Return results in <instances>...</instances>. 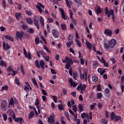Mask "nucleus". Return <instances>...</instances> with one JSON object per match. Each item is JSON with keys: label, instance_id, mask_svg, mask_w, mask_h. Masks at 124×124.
Here are the masks:
<instances>
[{"label": "nucleus", "instance_id": "obj_1", "mask_svg": "<svg viewBox=\"0 0 124 124\" xmlns=\"http://www.w3.org/2000/svg\"><path fill=\"white\" fill-rule=\"evenodd\" d=\"M66 60L67 62L66 64L65 65V68H66V69H69L71 66V64H73V61L71 58H68L67 56L66 57Z\"/></svg>", "mask_w": 124, "mask_h": 124}, {"label": "nucleus", "instance_id": "obj_2", "mask_svg": "<svg viewBox=\"0 0 124 124\" xmlns=\"http://www.w3.org/2000/svg\"><path fill=\"white\" fill-rule=\"evenodd\" d=\"M108 44L109 45L110 48H114L116 46V44H117V41L114 39H112L108 41Z\"/></svg>", "mask_w": 124, "mask_h": 124}, {"label": "nucleus", "instance_id": "obj_3", "mask_svg": "<svg viewBox=\"0 0 124 124\" xmlns=\"http://www.w3.org/2000/svg\"><path fill=\"white\" fill-rule=\"evenodd\" d=\"M36 7L37 8L39 12H40V13H42V9H44L45 7L42 4V3L38 2H37V5H36Z\"/></svg>", "mask_w": 124, "mask_h": 124}, {"label": "nucleus", "instance_id": "obj_4", "mask_svg": "<svg viewBox=\"0 0 124 124\" xmlns=\"http://www.w3.org/2000/svg\"><path fill=\"white\" fill-rule=\"evenodd\" d=\"M47 120L50 124H55V115L54 114H52L48 117H47Z\"/></svg>", "mask_w": 124, "mask_h": 124}, {"label": "nucleus", "instance_id": "obj_5", "mask_svg": "<svg viewBox=\"0 0 124 124\" xmlns=\"http://www.w3.org/2000/svg\"><path fill=\"white\" fill-rule=\"evenodd\" d=\"M8 104L7 101L4 100L1 102V108L2 110L6 111V106Z\"/></svg>", "mask_w": 124, "mask_h": 124}, {"label": "nucleus", "instance_id": "obj_6", "mask_svg": "<svg viewBox=\"0 0 124 124\" xmlns=\"http://www.w3.org/2000/svg\"><path fill=\"white\" fill-rule=\"evenodd\" d=\"M51 33H52V35L55 37V38H58L59 36L60 35V32L56 29H53L51 31Z\"/></svg>", "mask_w": 124, "mask_h": 124}, {"label": "nucleus", "instance_id": "obj_7", "mask_svg": "<svg viewBox=\"0 0 124 124\" xmlns=\"http://www.w3.org/2000/svg\"><path fill=\"white\" fill-rule=\"evenodd\" d=\"M112 33H113V32L109 29H106L104 32V34H105L106 36H109V37L112 36Z\"/></svg>", "mask_w": 124, "mask_h": 124}, {"label": "nucleus", "instance_id": "obj_8", "mask_svg": "<svg viewBox=\"0 0 124 124\" xmlns=\"http://www.w3.org/2000/svg\"><path fill=\"white\" fill-rule=\"evenodd\" d=\"M69 82L70 86H73V88H76V87H77V85H78V84H76L75 82L73 81V79L71 78H69Z\"/></svg>", "mask_w": 124, "mask_h": 124}, {"label": "nucleus", "instance_id": "obj_9", "mask_svg": "<svg viewBox=\"0 0 124 124\" xmlns=\"http://www.w3.org/2000/svg\"><path fill=\"white\" fill-rule=\"evenodd\" d=\"M25 35V33H24L23 31H21V33L19 32H17L16 34V37H18L20 40H22V38H23V37Z\"/></svg>", "mask_w": 124, "mask_h": 124}, {"label": "nucleus", "instance_id": "obj_10", "mask_svg": "<svg viewBox=\"0 0 124 124\" xmlns=\"http://www.w3.org/2000/svg\"><path fill=\"white\" fill-rule=\"evenodd\" d=\"M60 11L61 13L62 19L63 20H67V17L65 16V15L64 14V10H63V9L61 8L60 9Z\"/></svg>", "mask_w": 124, "mask_h": 124}, {"label": "nucleus", "instance_id": "obj_11", "mask_svg": "<svg viewBox=\"0 0 124 124\" xmlns=\"http://www.w3.org/2000/svg\"><path fill=\"white\" fill-rule=\"evenodd\" d=\"M33 24L35 27H36L37 30H39V25H38V18L36 17H34L33 19Z\"/></svg>", "mask_w": 124, "mask_h": 124}, {"label": "nucleus", "instance_id": "obj_12", "mask_svg": "<svg viewBox=\"0 0 124 124\" xmlns=\"http://www.w3.org/2000/svg\"><path fill=\"white\" fill-rule=\"evenodd\" d=\"M15 123H19L20 124L24 123V119L22 117H17L15 119Z\"/></svg>", "mask_w": 124, "mask_h": 124}, {"label": "nucleus", "instance_id": "obj_13", "mask_svg": "<svg viewBox=\"0 0 124 124\" xmlns=\"http://www.w3.org/2000/svg\"><path fill=\"white\" fill-rule=\"evenodd\" d=\"M39 65L40 67H41L42 69L43 70H44L45 69V62H44V61L43 60H41L39 62Z\"/></svg>", "mask_w": 124, "mask_h": 124}, {"label": "nucleus", "instance_id": "obj_14", "mask_svg": "<svg viewBox=\"0 0 124 124\" xmlns=\"http://www.w3.org/2000/svg\"><path fill=\"white\" fill-rule=\"evenodd\" d=\"M97 8L95 10V11L97 14H100L102 13V9L100 8L99 5L96 6Z\"/></svg>", "mask_w": 124, "mask_h": 124}, {"label": "nucleus", "instance_id": "obj_15", "mask_svg": "<svg viewBox=\"0 0 124 124\" xmlns=\"http://www.w3.org/2000/svg\"><path fill=\"white\" fill-rule=\"evenodd\" d=\"M36 53L38 58H40V55H42L43 56H44L45 55V52H44V51L41 49L37 51Z\"/></svg>", "mask_w": 124, "mask_h": 124}, {"label": "nucleus", "instance_id": "obj_16", "mask_svg": "<svg viewBox=\"0 0 124 124\" xmlns=\"http://www.w3.org/2000/svg\"><path fill=\"white\" fill-rule=\"evenodd\" d=\"M3 47L4 49V50H8V49H10V46H9L8 43H6V44H5V42H3Z\"/></svg>", "mask_w": 124, "mask_h": 124}, {"label": "nucleus", "instance_id": "obj_17", "mask_svg": "<svg viewBox=\"0 0 124 124\" xmlns=\"http://www.w3.org/2000/svg\"><path fill=\"white\" fill-rule=\"evenodd\" d=\"M5 38L6 39H7L8 40H9L10 41H12V42H13V41H14L13 37H12V36H11V35H6L5 36Z\"/></svg>", "mask_w": 124, "mask_h": 124}, {"label": "nucleus", "instance_id": "obj_18", "mask_svg": "<svg viewBox=\"0 0 124 124\" xmlns=\"http://www.w3.org/2000/svg\"><path fill=\"white\" fill-rule=\"evenodd\" d=\"M98 72L100 74V75H103L104 73L106 72V70H103L102 68H99L98 69Z\"/></svg>", "mask_w": 124, "mask_h": 124}, {"label": "nucleus", "instance_id": "obj_19", "mask_svg": "<svg viewBox=\"0 0 124 124\" xmlns=\"http://www.w3.org/2000/svg\"><path fill=\"white\" fill-rule=\"evenodd\" d=\"M73 78L74 80H77V78H78V73L77 71L73 72Z\"/></svg>", "mask_w": 124, "mask_h": 124}, {"label": "nucleus", "instance_id": "obj_20", "mask_svg": "<svg viewBox=\"0 0 124 124\" xmlns=\"http://www.w3.org/2000/svg\"><path fill=\"white\" fill-rule=\"evenodd\" d=\"M116 117V114L114 113V112H112L110 113V120L111 121H114L115 120V118Z\"/></svg>", "mask_w": 124, "mask_h": 124}, {"label": "nucleus", "instance_id": "obj_21", "mask_svg": "<svg viewBox=\"0 0 124 124\" xmlns=\"http://www.w3.org/2000/svg\"><path fill=\"white\" fill-rule=\"evenodd\" d=\"M101 124H108V120H106L105 118H102L101 120Z\"/></svg>", "mask_w": 124, "mask_h": 124}, {"label": "nucleus", "instance_id": "obj_22", "mask_svg": "<svg viewBox=\"0 0 124 124\" xmlns=\"http://www.w3.org/2000/svg\"><path fill=\"white\" fill-rule=\"evenodd\" d=\"M86 45L88 49H92V48H93V45L89 42H87L86 43Z\"/></svg>", "mask_w": 124, "mask_h": 124}, {"label": "nucleus", "instance_id": "obj_23", "mask_svg": "<svg viewBox=\"0 0 124 124\" xmlns=\"http://www.w3.org/2000/svg\"><path fill=\"white\" fill-rule=\"evenodd\" d=\"M0 66H2L3 67H6V62H4L3 60H1L0 61Z\"/></svg>", "mask_w": 124, "mask_h": 124}, {"label": "nucleus", "instance_id": "obj_24", "mask_svg": "<svg viewBox=\"0 0 124 124\" xmlns=\"http://www.w3.org/2000/svg\"><path fill=\"white\" fill-rule=\"evenodd\" d=\"M26 20L27 24H29V25H31L33 23L32 19L31 18H26Z\"/></svg>", "mask_w": 124, "mask_h": 124}, {"label": "nucleus", "instance_id": "obj_25", "mask_svg": "<svg viewBox=\"0 0 124 124\" xmlns=\"http://www.w3.org/2000/svg\"><path fill=\"white\" fill-rule=\"evenodd\" d=\"M104 48L107 50H109V48H110V45L107 44V43L105 42L104 43Z\"/></svg>", "mask_w": 124, "mask_h": 124}, {"label": "nucleus", "instance_id": "obj_26", "mask_svg": "<svg viewBox=\"0 0 124 124\" xmlns=\"http://www.w3.org/2000/svg\"><path fill=\"white\" fill-rule=\"evenodd\" d=\"M33 116H34V112L33 111H31L28 116V119L29 120H31V118H32V117H33Z\"/></svg>", "mask_w": 124, "mask_h": 124}, {"label": "nucleus", "instance_id": "obj_27", "mask_svg": "<svg viewBox=\"0 0 124 124\" xmlns=\"http://www.w3.org/2000/svg\"><path fill=\"white\" fill-rule=\"evenodd\" d=\"M121 119H122V117L121 116L117 115L115 116V118H114L115 122H117L118 121H121Z\"/></svg>", "mask_w": 124, "mask_h": 124}, {"label": "nucleus", "instance_id": "obj_28", "mask_svg": "<svg viewBox=\"0 0 124 124\" xmlns=\"http://www.w3.org/2000/svg\"><path fill=\"white\" fill-rule=\"evenodd\" d=\"M35 65L37 68H40V65H39V61L38 60H36L35 61Z\"/></svg>", "mask_w": 124, "mask_h": 124}, {"label": "nucleus", "instance_id": "obj_29", "mask_svg": "<svg viewBox=\"0 0 124 124\" xmlns=\"http://www.w3.org/2000/svg\"><path fill=\"white\" fill-rule=\"evenodd\" d=\"M40 21L41 25L42 26V27H44V18H43V17H40Z\"/></svg>", "mask_w": 124, "mask_h": 124}, {"label": "nucleus", "instance_id": "obj_30", "mask_svg": "<svg viewBox=\"0 0 124 124\" xmlns=\"http://www.w3.org/2000/svg\"><path fill=\"white\" fill-rule=\"evenodd\" d=\"M61 28L62 31H66V25L64 23L61 25Z\"/></svg>", "mask_w": 124, "mask_h": 124}, {"label": "nucleus", "instance_id": "obj_31", "mask_svg": "<svg viewBox=\"0 0 124 124\" xmlns=\"http://www.w3.org/2000/svg\"><path fill=\"white\" fill-rule=\"evenodd\" d=\"M97 80H98V77L96 75H94L92 77V81H93V82H96Z\"/></svg>", "mask_w": 124, "mask_h": 124}, {"label": "nucleus", "instance_id": "obj_32", "mask_svg": "<svg viewBox=\"0 0 124 124\" xmlns=\"http://www.w3.org/2000/svg\"><path fill=\"white\" fill-rule=\"evenodd\" d=\"M75 41L77 43V45L78 47H80L81 46H82V45L81 44V42H80V41L78 40V39H75Z\"/></svg>", "mask_w": 124, "mask_h": 124}, {"label": "nucleus", "instance_id": "obj_33", "mask_svg": "<svg viewBox=\"0 0 124 124\" xmlns=\"http://www.w3.org/2000/svg\"><path fill=\"white\" fill-rule=\"evenodd\" d=\"M15 82L17 86H21V83H20V81H19L18 77L15 78Z\"/></svg>", "mask_w": 124, "mask_h": 124}, {"label": "nucleus", "instance_id": "obj_34", "mask_svg": "<svg viewBox=\"0 0 124 124\" xmlns=\"http://www.w3.org/2000/svg\"><path fill=\"white\" fill-rule=\"evenodd\" d=\"M72 44H73V41L67 42L66 43V46H67V48H69V47H70L71 46V45H72Z\"/></svg>", "mask_w": 124, "mask_h": 124}, {"label": "nucleus", "instance_id": "obj_35", "mask_svg": "<svg viewBox=\"0 0 124 124\" xmlns=\"http://www.w3.org/2000/svg\"><path fill=\"white\" fill-rule=\"evenodd\" d=\"M78 108L80 112H82L83 109H84V107H83V105L81 104H78Z\"/></svg>", "mask_w": 124, "mask_h": 124}, {"label": "nucleus", "instance_id": "obj_36", "mask_svg": "<svg viewBox=\"0 0 124 124\" xmlns=\"http://www.w3.org/2000/svg\"><path fill=\"white\" fill-rule=\"evenodd\" d=\"M58 108L60 111H62V110H64L63 108V105H62V103H61V104L58 105Z\"/></svg>", "mask_w": 124, "mask_h": 124}, {"label": "nucleus", "instance_id": "obj_37", "mask_svg": "<svg viewBox=\"0 0 124 124\" xmlns=\"http://www.w3.org/2000/svg\"><path fill=\"white\" fill-rule=\"evenodd\" d=\"M27 32L28 33H34V30H33L32 28H30L27 30Z\"/></svg>", "mask_w": 124, "mask_h": 124}, {"label": "nucleus", "instance_id": "obj_38", "mask_svg": "<svg viewBox=\"0 0 124 124\" xmlns=\"http://www.w3.org/2000/svg\"><path fill=\"white\" fill-rule=\"evenodd\" d=\"M16 15V18L17 19V20H19L20 19V17H21V14L20 13H16L15 14Z\"/></svg>", "mask_w": 124, "mask_h": 124}, {"label": "nucleus", "instance_id": "obj_39", "mask_svg": "<svg viewBox=\"0 0 124 124\" xmlns=\"http://www.w3.org/2000/svg\"><path fill=\"white\" fill-rule=\"evenodd\" d=\"M52 99L53 100V101L55 102V103H57V101L58 100V97L56 96L52 95L51 96Z\"/></svg>", "mask_w": 124, "mask_h": 124}, {"label": "nucleus", "instance_id": "obj_40", "mask_svg": "<svg viewBox=\"0 0 124 124\" xmlns=\"http://www.w3.org/2000/svg\"><path fill=\"white\" fill-rule=\"evenodd\" d=\"M71 19H72L71 24H73L75 26H76V24H77V21L76 20V19H75L73 18Z\"/></svg>", "mask_w": 124, "mask_h": 124}, {"label": "nucleus", "instance_id": "obj_41", "mask_svg": "<svg viewBox=\"0 0 124 124\" xmlns=\"http://www.w3.org/2000/svg\"><path fill=\"white\" fill-rule=\"evenodd\" d=\"M9 104H10V105H15V103H14V99H13V98H11Z\"/></svg>", "mask_w": 124, "mask_h": 124}, {"label": "nucleus", "instance_id": "obj_42", "mask_svg": "<svg viewBox=\"0 0 124 124\" xmlns=\"http://www.w3.org/2000/svg\"><path fill=\"white\" fill-rule=\"evenodd\" d=\"M2 91H8V86L6 85L2 86Z\"/></svg>", "mask_w": 124, "mask_h": 124}, {"label": "nucleus", "instance_id": "obj_43", "mask_svg": "<svg viewBox=\"0 0 124 124\" xmlns=\"http://www.w3.org/2000/svg\"><path fill=\"white\" fill-rule=\"evenodd\" d=\"M35 43L36 44H39L40 43V41L39 40V37H37L35 38Z\"/></svg>", "mask_w": 124, "mask_h": 124}, {"label": "nucleus", "instance_id": "obj_44", "mask_svg": "<svg viewBox=\"0 0 124 124\" xmlns=\"http://www.w3.org/2000/svg\"><path fill=\"white\" fill-rule=\"evenodd\" d=\"M82 83H80L77 88V91H81L82 90Z\"/></svg>", "mask_w": 124, "mask_h": 124}, {"label": "nucleus", "instance_id": "obj_45", "mask_svg": "<svg viewBox=\"0 0 124 124\" xmlns=\"http://www.w3.org/2000/svg\"><path fill=\"white\" fill-rule=\"evenodd\" d=\"M98 64V62L97 61H94L93 62V67L94 68H95L96 67H97V65Z\"/></svg>", "mask_w": 124, "mask_h": 124}, {"label": "nucleus", "instance_id": "obj_46", "mask_svg": "<svg viewBox=\"0 0 124 124\" xmlns=\"http://www.w3.org/2000/svg\"><path fill=\"white\" fill-rule=\"evenodd\" d=\"M101 97H102V93H97V98L98 99H101Z\"/></svg>", "mask_w": 124, "mask_h": 124}, {"label": "nucleus", "instance_id": "obj_47", "mask_svg": "<svg viewBox=\"0 0 124 124\" xmlns=\"http://www.w3.org/2000/svg\"><path fill=\"white\" fill-rule=\"evenodd\" d=\"M104 92L106 94H109L110 93V90H109V88H106L105 89Z\"/></svg>", "mask_w": 124, "mask_h": 124}, {"label": "nucleus", "instance_id": "obj_48", "mask_svg": "<svg viewBox=\"0 0 124 124\" xmlns=\"http://www.w3.org/2000/svg\"><path fill=\"white\" fill-rule=\"evenodd\" d=\"M72 108H73L72 109L74 111V112H75V113L77 112V106H76V105H74L72 107Z\"/></svg>", "mask_w": 124, "mask_h": 124}, {"label": "nucleus", "instance_id": "obj_49", "mask_svg": "<svg viewBox=\"0 0 124 124\" xmlns=\"http://www.w3.org/2000/svg\"><path fill=\"white\" fill-rule=\"evenodd\" d=\"M105 15H108L109 14V10L108 9V7H106L105 9Z\"/></svg>", "mask_w": 124, "mask_h": 124}, {"label": "nucleus", "instance_id": "obj_50", "mask_svg": "<svg viewBox=\"0 0 124 124\" xmlns=\"http://www.w3.org/2000/svg\"><path fill=\"white\" fill-rule=\"evenodd\" d=\"M32 82L35 86H37V81H36V80L34 78L32 79Z\"/></svg>", "mask_w": 124, "mask_h": 124}, {"label": "nucleus", "instance_id": "obj_51", "mask_svg": "<svg viewBox=\"0 0 124 124\" xmlns=\"http://www.w3.org/2000/svg\"><path fill=\"white\" fill-rule=\"evenodd\" d=\"M7 70L8 72H11V71H12V70H13V68H12V67L11 66H9L7 68Z\"/></svg>", "mask_w": 124, "mask_h": 124}, {"label": "nucleus", "instance_id": "obj_52", "mask_svg": "<svg viewBox=\"0 0 124 124\" xmlns=\"http://www.w3.org/2000/svg\"><path fill=\"white\" fill-rule=\"evenodd\" d=\"M22 28L24 31H26L27 29H29V26L26 25H22Z\"/></svg>", "mask_w": 124, "mask_h": 124}, {"label": "nucleus", "instance_id": "obj_53", "mask_svg": "<svg viewBox=\"0 0 124 124\" xmlns=\"http://www.w3.org/2000/svg\"><path fill=\"white\" fill-rule=\"evenodd\" d=\"M97 90L98 92H101V85L100 84H98L97 86Z\"/></svg>", "mask_w": 124, "mask_h": 124}, {"label": "nucleus", "instance_id": "obj_54", "mask_svg": "<svg viewBox=\"0 0 124 124\" xmlns=\"http://www.w3.org/2000/svg\"><path fill=\"white\" fill-rule=\"evenodd\" d=\"M62 92L64 95H66V94H67V90H66V89L63 88L62 90Z\"/></svg>", "mask_w": 124, "mask_h": 124}, {"label": "nucleus", "instance_id": "obj_55", "mask_svg": "<svg viewBox=\"0 0 124 124\" xmlns=\"http://www.w3.org/2000/svg\"><path fill=\"white\" fill-rule=\"evenodd\" d=\"M24 91H25L26 93H28V92H30V88L25 85L24 86Z\"/></svg>", "mask_w": 124, "mask_h": 124}, {"label": "nucleus", "instance_id": "obj_56", "mask_svg": "<svg viewBox=\"0 0 124 124\" xmlns=\"http://www.w3.org/2000/svg\"><path fill=\"white\" fill-rule=\"evenodd\" d=\"M105 118L106 119H108L109 118V112L107 111V110L105 111Z\"/></svg>", "mask_w": 124, "mask_h": 124}, {"label": "nucleus", "instance_id": "obj_57", "mask_svg": "<svg viewBox=\"0 0 124 124\" xmlns=\"http://www.w3.org/2000/svg\"><path fill=\"white\" fill-rule=\"evenodd\" d=\"M61 123L62 124H65V121H64V117H61Z\"/></svg>", "mask_w": 124, "mask_h": 124}, {"label": "nucleus", "instance_id": "obj_58", "mask_svg": "<svg viewBox=\"0 0 124 124\" xmlns=\"http://www.w3.org/2000/svg\"><path fill=\"white\" fill-rule=\"evenodd\" d=\"M96 105V103H94L93 105H90V108L91 110H93L94 109V107Z\"/></svg>", "mask_w": 124, "mask_h": 124}, {"label": "nucleus", "instance_id": "obj_59", "mask_svg": "<svg viewBox=\"0 0 124 124\" xmlns=\"http://www.w3.org/2000/svg\"><path fill=\"white\" fill-rule=\"evenodd\" d=\"M81 90H83L84 91H86V88H87V85L83 84V85L81 86Z\"/></svg>", "mask_w": 124, "mask_h": 124}, {"label": "nucleus", "instance_id": "obj_60", "mask_svg": "<svg viewBox=\"0 0 124 124\" xmlns=\"http://www.w3.org/2000/svg\"><path fill=\"white\" fill-rule=\"evenodd\" d=\"M35 105V106H38L39 105V100L38 99V98H36Z\"/></svg>", "mask_w": 124, "mask_h": 124}, {"label": "nucleus", "instance_id": "obj_61", "mask_svg": "<svg viewBox=\"0 0 124 124\" xmlns=\"http://www.w3.org/2000/svg\"><path fill=\"white\" fill-rule=\"evenodd\" d=\"M3 120L5 122L7 120V115L6 114H3Z\"/></svg>", "mask_w": 124, "mask_h": 124}, {"label": "nucleus", "instance_id": "obj_62", "mask_svg": "<svg viewBox=\"0 0 124 124\" xmlns=\"http://www.w3.org/2000/svg\"><path fill=\"white\" fill-rule=\"evenodd\" d=\"M108 14L109 15H111V16H113L114 15V10L111 9L109 10V12H108Z\"/></svg>", "mask_w": 124, "mask_h": 124}, {"label": "nucleus", "instance_id": "obj_63", "mask_svg": "<svg viewBox=\"0 0 124 124\" xmlns=\"http://www.w3.org/2000/svg\"><path fill=\"white\" fill-rule=\"evenodd\" d=\"M47 20L49 21V23H53V22H54V19H53L52 17H48Z\"/></svg>", "mask_w": 124, "mask_h": 124}, {"label": "nucleus", "instance_id": "obj_64", "mask_svg": "<svg viewBox=\"0 0 124 124\" xmlns=\"http://www.w3.org/2000/svg\"><path fill=\"white\" fill-rule=\"evenodd\" d=\"M80 78L81 80L85 79V75L83 74H80Z\"/></svg>", "mask_w": 124, "mask_h": 124}]
</instances>
